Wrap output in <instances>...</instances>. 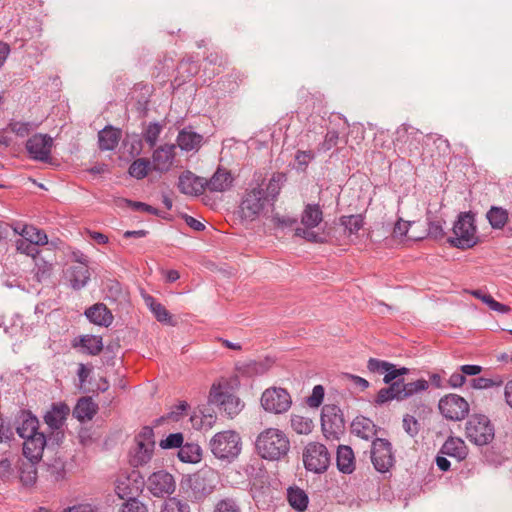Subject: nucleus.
<instances>
[{"label":"nucleus","mask_w":512,"mask_h":512,"mask_svg":"<svg viewBox=\"0 0 512 512\" xmlns=\"http://www.w3.org/2000/svg\"><path fill=\"white\" fill-rule=\"evenodd\" d=\"M272 222L277 227L288 228L296 225L298 220L294 217L280 216L279 214H276L272 217Z\"/></svg>","instance_id":"62"},{"label":"nucleus","mask_w":512,"mask_h":512,"mask_svg":"<svg viewBox=\"0 0 512 512\" xmlns=\"http://www.w3.org/2000/svg\"><path fill=\"white\" fill-rule=\"evenodd\" d=\"M35 266L33 269L34 279L38 283H43L49 280L53 274L54 265L46 261L44 258L38 257L34 260Z\"/></svg>","instance_id":"41"},{"label":"nucleus","mask_w":512,"mask_h":512,"mask_svg":"<svg viewBox=\"0 0 512 512\" xmlns=\"http://www.w3.org/2000/svg\"><path fill=\"white\" fill-rule=\"evenodd\" d=\"M439 410L443 417L452 421H460L469 413V404L457 394H448L439 400Z\"/></svg>","instance_id":"16"},{"label":"nucleus","mask_w":512,"mask_h":512,"mask_svg":"<svg viewBox=\"0 0 512 512\" xmlns=\"http://www.w3.org/2000/svg\"><path fill=\"white\" fill-rule=\"evenodd\" d=\"M84 315L96 325L108 327L113 321L111 311L103 303H96L85 310Z\"/></svg>","instance_id":"25"},{"label":"nucleus","mask_w":512,"mask_h":512,"mask_svg":"<svg viewBox=\"0 0 512 512\" xmlns=\"http://www.w3.org/2000/svg\"><path fill=\"white\" fill-rule=\"evenodd\" d=\"M268 203L270 202L264 189L256 187L247 191L239 206L241 218L249 221L255 220Z\"/></svg>","instance_id":"10"},{"label":"nucleus","mask_w":512,"mask_h":512,"mask_svg":"<svg viewBox=\"0 0 512 512\" xmlns=\"http://www.w3.org/2000/svg\"><path fill=\"white\" fill-rule=\"evenodd\" d=\"M445 232L443 229L442 221H430L428 223V236L435 239L440 240L444 237Z\"/></svg>","instance_id":"61"},{"label":"nucleus","mask_w":512,"mask_h":512,"mask_svg":"<svg viewBox=\"0 0 512 512\" xmlns=\"http://www.w3.org/2000/svg\"><path fill=\"white\" fill-rule=\"evenodd\" d=\"M336 465L340 472L351 474L355 470V456L352 448L347 445H340L336 453Z\"/></svg>","instance_id":"30"},{"label":"nucleus","mask_w":512,"mask_h":512,"mask_svg":"<svg viewBox=\"0 0 512 512\" xmlns=\"http://www.w3.org/2000/svg\"><path fill=\"white\" fill-rule=\"evenodd\" d=\"M371 461L376 471L388 472L395 463L392 444L384 438H375L371 445Z\"/></svg>","instance_id":"13"},{"label":"nucleus","mask_w":512,"mask_h":512,"mask_svg":"<svg viewBox=\"0 0 512 512\" xmlns=\"http://www.w3.org/2000/svg\"><path fill=\"white\" fill-rule=\"evenodd\" d=\"M15 478L14 469L9 459L0 460V480L3 483L11 482Z\"/></svg>","instance_id":"55"},{"label":"nucleus","mask_w":512,"mask_h":512,"mask_svg":"<svg viewBox=\"0 0 512 512\" xmlns=\"http://www.w3.org/2000/svg\"><path fill=\"white\" fill-rule=\"evenodd\" d=\"M118 512H149V510L145 503L135 498L123 502Z\"/></svg>","instance_id":"51"},{"label":"nucleus","mask_w":512,"mask_h":512,"mask_svg":"<svg viewBox=\"0 0 512 512\" xmlns=\"http://www.w3.org/2000/svg\"><path fill=\"white\" fill-rule=\"evenodd\" d=\"M145 303L154 314L157 321L166 324L172 323V317L169 311L161 303L157 302L152 296L145 297Z\"/></svg>","instance_id":"42"},{"label":"nucleus","mask_w":512,"mask_h":512,"mask_svg":"<svg viewBox=\"0 0 512 512\" xmlns=\"http://www.w3.org/2000/svg\"><path fill=\"white\" fill-rule=\"evenodd\" d=\"M53 139L47 134L37 133L26 142V150L31 159L48 162L51 158Z\"/></svg>","instance_id":"17"},{"label":"nucleus","mask_w":512,"mask_h":512,"mask_svg":"<svg viewBox=\"0 0 512 512\" xmlns=\"http://www.w3.org/2000/svg\"><path fill=\"white\" fill-rule=\"evenodd\" d=\"M208 402L217 406L220 411L224 412L230 418L238 415L244 406L241 400L229 391L227 386L220 383L212 385Z\"/></svg>","instance_id":"8"},{"label":"nucleus","mask_w":512,"mask_h":512,"mask_svg":"<svg viewBox=\"0 0 512 512\" xmlns=\"http://www.w3.org/2000/svg\"><path fill=\"white\" fill-rule=\"evenodd\" d=\"M144 482L131 476L119 478L116 481L115 493L123 500L138 498L142 491Z\"/></svg>","instance_id":"22"},{"label":"nucleus","mask_w":512,"mask_h":512,"mask_svg":"<svg viewBox=\"0 0 512 512\" xmlns=\"http://www.w3.org/2000/svg\"><path fill=\"white\" fill-rule=\"evenodd\" d=\"M321 426L327 439L338 438L345 427V420L341 409L337 405H324L321 413Z\"/></svg>","instance_id":"14"},{"label":"nucleus","mask_w":512,"mask_h":512,"mask_svg":"<svg viewBox=\"0 0 512 512\" xmlns=\"http://www.w3.org/2000/svg\"><path fill=\"white\" fill-rule=\"evenodd\" d=\"M313 426V422L310 418L300 415L291 416V427L297 434H309Z\"/></svg>","instance_id":"46"},{"label":"nucleus","mask_w":512,"mask_h":512,"mask_svg":"<svg viewBox=\"0 0 512 512\" xmlns=\"http://www.w3.org/2000/svg\"><path fill=\"white\" fill-rule=\"evenodd\" d=\"M213 512H241V508L236 500L225 498L217 502Z\"/></svg>","instance_id":"53"},{"label":"nucleus","mask_w":512,"mask_h":512,"mask_svg":"<svg viewBox=\"0 0 512 512\" xmlns=\"http://www.w3.org/2000/svg\"><path fill=\"white\" fill-rule=\"evenodd\" d=\"M255 448L261 458L279 461L287 456L290 450V440L282 430L267 428L257 436Z\"/></svg>","instance_id":"2"},{"label":"nucleus","mask_w":512,"mask_h":512,"mask_svg":"<svg viewBox=\"0 0 512 512\" xmlns=\"http://www.w3.org/2000/svg\"><path fill=\"white\" fill-rule=\"evenodd\" d=\"M145 484L148 491L157 498L169 497L176 490L174 476L164 469L151 473Z\"/></svg>","instance_id":"15"},{"label":"nucleus","mask_w":512,"mask_h":512,"mask_svg":"<svg viewBox=\"0 0 512 512\" xmlns=\"http://www.w3.org/2000/svg\"><path fill=\"white\" fill-rule=\"evenodd\" d=\"M203 136L187 128L182 129L177 136V146L185 152L198 150L201 146Z\"/></svg>","instance_id":"31"},{"label":"nucleus","mask_w":512,"mask_h":512,"mask_svg":"<svg viewBox=\"0 0 512 512\" xmlns=\"http://www.w3.org/2000/svg\"><path fill=\"white\" fill-rule=\"evenodd\" d=\"M19 235L36 246H43L48 243V237L45 231L33 225H22Z\"/></svg>","instance_id":"35"},{"label":"nucleus","mask_w":512,"mask_h":512,"mask_svg":"<svg viewBox=\"0 0 512 512\" xmlns=\"http://www.w3.org/2000/svg\"><path fill=\"white\" fill-rule=\"evenodd\" d=\"M46 437L44 433L37 432L31 437L24 440L23 455L32 461H40L46 446Z\"/></svg>","instance_id":"23"},{"label":"nucleus","mask_w":512,"mask_h":512,"mask_svg":"<svg viewBox=\"0 0 512 512\" xmlns=\"http://www.w3.org/2000/svg\"><path fill=\"white\" fill-rule=\"evenodd\" d=\"M150 168V161L146 158H138L129 166V174L138 180L145 178Z\"/></svg>","instance_id":"45"},{"label":"nucleus","mask_w":512,"mask_h":512,"mask_svg":"<svg viewBox=\"0 0 512 512\" xmlns=\"http://www.w3.org/2000/svg\"><path fill=\"white\" fill-rule=\"evenodd\" d=\"M217 481L218 475L215 470L203 468L183 480L181 488L188 499L202 501L214 491Z\"/></svg>","instance_id":"3"},{"label":"nucleus","mask_w":512,"mask_h":512,"mask_svg":"<svg viewBox=\"0 0 512 512\" xmlns=\"http://www.w3.org/2000/svg\"><path fill=\"white\" fill-rule=\"evenodd\" d=\"M323 221V211L319 204L308 203L301 213L302 227H296L294 234L310 243H325V237L315 232L316 228Z\"/></svg>","instance_id":"6"},{"label":"nucleus","mask_w":512,"mask_h":512,"mask_svg":"<svg viewBox=\"0 0 512 512\" xmlns=\"http://www.w3.org/2000/svg\"><path fill=\"white\" fill-rule=\"evenodd\" d=\"M233 181L230 171L218 168L209 180L206 179V189L211 192H225L232 187Z\"/></svg>","instance_id":"24"},{"label":"nucleus","mask_w":512,"mask_h":512,"mask_svg":"<svg viewBox=\"0 0 512 512\" xmlns=\"http://www.w3.org/2000/svg\"><path fill=\"white\" fill-rule=\"evenodd\" d=\"M390 366L385 370L383 378V382L389 386L378 391L376 404L382 405L392 400L404 401L429 388V382L425 379L405 383L403 378H398L396 365L390 362Z\"/></svg>","instance_id":"1"},{"label":"nucleus","mask_w":512,"mask_h":512,"mask_svg":"<svg viewBox=\"0 0 512 512\" xmlns=\"http://www.w3.org/2000/svg\"><path fill=\"white\" fill-rule=\"evenodd\" d=\"M419 427V422L414 416L407 414L403 417V428L405 432L411 437H414L418 434Z\"/></svg>","instance_id":"57"},{"label":"nucleus","mask_w":512,"mask_h":512,"mask_svg":"<svg viewBox=\"0 0 512 512\" xmlns=\"http://www.w3.org/2000/svg\"><path fill=\"white\" fill-rule=\"evenodd\" d=\"M502 381L495 382L492 379L485 377H478L471 380V386L475 389H488L493 386H499Z\"/></svg>","instance_id":"63"},{"label":"nucleus","mask_w":512,"mask_h":512,"mask_svg":"<svg viewBox=\"0 0 512 512\" xmlns=\"http://www.w3.org/2000/svg\"><path fill=\"white\" fill-rule=\"evenodd\" d=\"M272 364L273 361L268 358L260 361H249L244 365L243 373L250 377L255 375H263L272 367Z\"/></svg>","instance_id":"43"},{"label":"nucleus","mask_w":512,"mask_h":512,"mask_svg":"<svg viewBox=\"0 0 512 512\" xmlns=\"http://www.w3.org/2000/svg\"><path fill=\"white\" fill-rule=\"evenodd\" d=\"M178 188L186 195H200L206 189V178L199 177L191 171H185L179 176Z\"/></svg>","instance_id":"21"},{"label":"nucleus","mask_w":512,"mask_h":512,"mask_svg":"<svg viewBox=\"0 0 512 512\" xmlns=\"http://www.w3.org/2000/svg\"><path fill=\"white\" fill-rule=\"evenodd\" d=\"M287 181V176L283 172H276L272 175L270 178L265 193L266 196L269 199V202L271 205H274V202L276 201L278 195L280 194V191L284 185V183Z\"/></svg>","instance_id":"36"},{"label":"nucleus","mask_w":512,"mask_h":512,"mask_svg":"<svg viewBox=\"0 0 512 512\" xmlns=\"http://www.w3.org/2000/svg\"><path fill=\"white\" fill-rule=\"evenodd\" d=\"M9 128L16 135L24 137L29 134L33 126L30 122L13 121L9 124Z\"/></svg>","instance_id":"59"},{"label":"nucleus","mask_w":512,"mask_h":512,"mask_svg":"<svg viewBox=\"0 0 512 512\" xmlns=\"http://www.w3.org/2000/svg\"><path fill=\"white\" fill-rule=\"evenodd\" d=\"M465 436L472 444L485 446L493 441L495 427L486 415L474 414L466 422Z\"/></svg>","instance_id":"7"},{"label":"nucleus","mask_w":512,"mask_h":512,"mask_svg":"<svg viewBox=\"0 0 512 512\" xmlns=\"http://www.w3.org/2000/svg\"><path fill=\"white\" fill-rule=\"evenodd\" d=\"M202 449L198 444L186 443L178 450V458L184 463H197L201 460Z\"/></svg>","instance_id":"38"},{"label":"nucleus","mask_w":512,"mask_h":512,"mask_svg":"<svg viewBox=\"0 0 512 512\" xmlns=\"http://www.w3.org/2000/svg\"><path fill=\"white\" fill-rule=\"evenodd\" d=\"M439 454L455 458L460 462L467 457L468 449L461 438L449 437L440 448Z\"/></svg>","instance_id":"26"},{"label":"nucleus","mask_w":512,"mask_h":512,"mask_svg":"<svg viewBox=\"0 0 512 512\" xmlns=\"http://www.w3.org/2000/svg\"><path fill=\"white\" fill-rule=\"evenodd\" d=\"M315 158V154L311 150H298L295 155V161L298 169L305 171L308 164Z\"/></svg>","instance_id":"56"},{"label":"nucleus","mask_w":512,"mask_h":512,"mask_svg":"<svg viewBox=\"0 0 512 512\" xmlns=\"http://www.w3.org/2000/svg\"><path fill=\"white\" fill-rule=\"evenodd\" d=\"M175 144H164L153 151V169L159 172H167L173 165L175 159Z\"/></svg>","instance_id":"20"},{"label":"nucleus","mask_w":512,"mask_h":512,"mask_svg":"<svg viewBox=\"0 0 512 512\" xmlns=\"http://www.w3.org/2000/svg\"><path fill=\"white\" fill-rule=\"evenodd\" d=\"M338 140L339 133L336 130H329L317 149L319 152H327L337 145Z\"/></svg>","instance_id":"52"},{"label":"nucleus","mask_w":512,"mask_h":512,"mask_svg":"<svg viewBox=\"0 0 512 512\" xmlns=\"http://www.w3.org/2000/svg\"><path fill=\"white\" fill-rule=\"evenodd\" d=\"M475 215L471 211L461 212L453 225V237L448 238L450 246L469 249L478 243Z\"/></svg>","instance_id":"4"},{"label":"nucleus","mask_w":512,"mask_h":512,"mask_svg":"<svg viewBox=\"0 0 512 512\" xmlns=\"http://www.w3.org/2000/svg\"><path fill=\"white\" fill-rule=\"evenodd\" d=\"M136 447L130 453V464L139 467L147 464L153 456L155 448L154 430L144 426L135 437Z\"/></svg>","instance_id":"9"},{"label":"nucleus","mask_w":512,"mask_h":512,"mask_svg":"<svg viewBox=\"0 0 512 512\" xmlns=\"http://www.w3.org/2000/svg\"><path fill=\"white\" fill-rule=\"evenodd\" d=\"M161 131L162 125H160L158 122L149 123V125L146 127L145 131L143 132V138L150 148H153L156 145Z\"/></svg>","instance_id":"48"},{"label":"nucleus","mask_w":512,"mask_h":512,"mask_svg":"<svg viewBox=\"0 0 512 512\" xmlns=\"http://www.w3.org/2000/svg\"><path fill=\"white\" fill-rule=\"evenodd\" d=\"M121 130L111 125L105 126L98 132V147L101 151L114 150L121 139Z\"/></svg>","instance_id":"27"},{"label":"nucleus","mask_w":512,"mask_h":512,"mask_svg":"<svg viewBox=\"0 0 512 512\" xmlns=\"http://www.w3.org/2000/svg\"><path fill=\"white\" fill-rule=\"evenodd\" d=\"M325 390L322 385L313 387L312 394L307 398L306 403L311 408L319 407L324 399Z\"/></svg>","instance_id":"54"},{"label":"nucleus","mask_w":512,"mask_h":512,"mask_svg":"<svg viewBox=\"0 0 512 512\" xmlns=\"http://www.w3.org/2000/svg\"><path fill=\"white\" fill-rule=\"evenodd\" d=\"M15 245H16V250L19 253L25 254L27 256H31L34 260L39 257L38 255H39L40 251L38 249V246L27 241L23 237L20 239H17L15 242Z\"/></svg>","instance_id":"49"},{"label":"nucleus","mask_w":512,"mask_h":512,"mask_svg":"<svg viewBox=\"0 0 512 512\" xmlns=\"http://www.w3.org/2000/svg\"><path fill=\"white\" fill-rule=\"evenodd\" d=\"M98 406L93 402L90 397H83L78 400L74 410L73 415L79 421L84 422L91 420L95 414L97 413Z\"/></svg>","instance_id":"32"},{"label":"nucleus","mask_w":512,"mask_h":512,"mask_svg":"<svg viewBox=\"0 0 512 512\" xmlns=\"http://www.w3.org/2000/svg\"><path fill=\"white\" fill-rule=\"evenodd\" d=\"M209 448L216 458L233 461L241 452V437L232 430L218 432L211 438Z\"/></svg>","instance_id":"5"},{"label":"nucleus","mask_w":512,"mask_h":512,"mask_svg":"<svg viewBox=\"0 0 512 512\" xmlns=\"http://www.w3.org/2000/svg\"><path fill=\"white\" fill-rule=\"evenodd\" d=\"M339 222L346 234L356 235L364 226V216L362 214L343 215Z\"/></svg>","instance_id":"40"},{"label":"nucleus","mask_w":512,"mask_h":512,"mask_svg":"<svg viewBox=\"0 0 512 512\" xmlns=\"http://www.w3.org/2000/svg\"><path fill=\"white\" fill-rule=\"evenodd\" d=\"M291 405V395L284 388L270 387L262 393L261 406L266 412L283 414L290 409Z\"/></svg>","instance_id":"11"},{"label":"nucleus","mask_w":512,"mask_h":512,"mask_svg":"<svg viewBox=\"0 0 512 512\" xmlns=\"http://www.w3.org/2000/svg\"><path fill=\"white\" fill-rule=\"evenodd\" d=\"M183 441L184 437L182 433H171L165 439H162L159 442V446L164 450L173 448L180 449V447L183 445Z\"/></svg>","instance_id":"50"},{"label":"nucleus","mask_w":512,"mask_h":512,"mask_svg":"<svg viewBox=\"0 0 512 512\" xmlns=\"http://www.w3.org/2000/svg\"><path fill=\"white\" fill-rule=\"evenodd\" d=\"M64 275L69 286L76 291L84 288L91 277L88 264L80 259H77V264L70 265Z\"/></svg>","instance_id":"18"},{"label":"nucleus","mask_w":512,"mask_h":512,"mask_svg":"<svg viewBox=\"0 0 512 512\" xmlns=\"http://www.w3.org/2000/svg\"><path fill=\"white\" fill-rule=\"evenodd\" d=\"M81 346L89 355H98L103 349L101 337L85 335L80 339Z\"/></svg>","instance_id":"44"},{"label":"nucleus","mask_w":512,"mask_h":512,"mask_svg":"<svg viewBox=\"0 0 512 512\" xmlns=\"http://www.w3.org/2000/svg\"><path fill=\"white\" fill-rule=\"evenodd\" d=\"M396 135V142L405 147L410 154L420 151L422 135L417 129L403 124L397 129Z\"/></svg>","instance_id":"19"},{"label":"nucleus","mask_w":512,"mask_h":512,"mask_svg":"<svg viewBox=\"0 0 512 512\" xmlns=\"http://www.w3.org/2000/svg\"><path fill=\"white\" fill-rule=\"evenodd\" d=\"M289 504L297 511L303 512L308 506V495L299 487H290L287 493Z\"/></svg>","instance_id":"39"},{"label":"nucleus","mask_w":512,"mask_h":512,"mask_svg":"<svg viewBox=\"0 0 512 512\" xmlns=\"http://www.w3.org/2000/svg\"><path fill=\"white\" fill-rule=\"evenodd\" d=\"M486 218L493 229H503L508 223L509 213L500 206H491L486 213Z\"/></svg>","instance_id":"37"},{"label":"nucleus","mask_w":512,"mask_h":512,"mask_svg":"<svg viewBox=\"0 0 512 512\" xmlns=\"http://www.w3.org/2000/svg\"><path fill=\"white\" fill-rule=\"evenodd\" d=\"M69 411V407L64 403L53 404L52 408L44 415V421L49 428L58 430L63 426Z\"/></svg>","instance_id":"28"},{"label":"nucleus","mask_w":512,"mask_h":512,"mask_svg":"<svg viewBox=\"0 0 512 512\" xmlns=\"http://www.w3.org/2000/svg\"><path fill=\"white\" fill-rule=\"evenodd\" d=\"M389 367H391L390 362L376 358H370L367 363V368L372 373L382 374L385 370L389 369Z\"/></svg>","instance_id":"60"},{"label":"nucleus","mask_w":512,"mask_h":512,"mask_svg":"<svg viewBox=\"0 0 512 512\" xmlns=\"http://www.w3.org/2000/svg\"><path fill=\"white\" fill-rule=\"evenodd\" d=\"M63 512H100L96 506L91 504H78L66 508Z\"/></svg>","instance_id":"64"},{"label":"nucleus","mask_w":512,"mask_h":512,"mask_svg":"<svg viewBox=\"0 0 512 512\" xmlns=\"http://www.w3.org/2000/svg\"><path fill=\"white\" fill-rule=\"evenodd\" d=\"M352 432L357 436L368 440L376 434L375 424L366 417H356L351 424Z\"/></svg>","instance_id":"34"},{"label":"nucleus","mask_w":512,"mask_h":512,"mask_svg":"<svg viewBox=\"0 0 512 512\" xmlns=\"http://www.w3.org/2000/svg\"><path fill=\"white\" fill-rule=\"evenodd\" d=\"M39 461L21 460L18 464L19 480L23 486H33L37 480L36 464Z\"/></svg>","instance_id":"33"},{"label":"nucleus","mask_w":512,"mask_h":512,"mask_svg":"<svg viewBox=\"0 0 512 512\" xmlns=\"http://www.w3.org/2000/svg\"><path fill=\"white\" fill-rule=\"evenodd\" d=\"M304 466L314 473L325 472L330 464V454L325 445L318 442L307 444L303 452Z\"/></svg>","instance_id":"12"},{"label":"nucleus","mask_w":512,"mask_h":512,"mask_svg":"<svg viewBox=\"0 0 512 512\" xmlns=\"http://www.w3.org/2000/svg\"><path fill=\"white\" fill-rule=\"evenodd\" d=\"M39 429V420L30 411H23L16 432L22 439H27L36 434Z\"/></svg>","instance_id":"29"},{"label":"nucleus","mask_w":512,"mask_h":512,"mask_svg":"<svg viewBox=\"0 0 512 512\" xmlns=\"http://www.w3.org/2000/svg\"><path fill=\"white\" fill-rule=\"evenodd\" d=\"M127 202V205L134 211H143V212H147L149 214H152V215H156V216H160V211L149 205V204H146L144 202H139V201H132V200H126Z\"/></svg>","instance_id":"58"},{"label":"nucleus","mask_w":512,"mask_h":512,"mask_svg":"<svg viewBox=\"0 0 512 512\" xmlns=\"http://www.w3.org/2000/svg\"><path fill=\"white\" fill-rule=\"evenodd\" d=\"M161 512H190V506L176 497H169L163 503Z\"/></svg>","instance_id":"47"}]
</instances>
